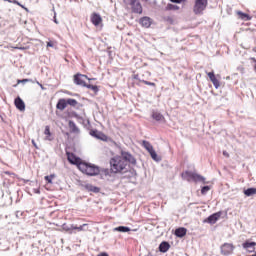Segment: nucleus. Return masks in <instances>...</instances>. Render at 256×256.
Listing matches in <instances>:
<instances>
[{
    "label": "nucleus",
    "instance_id": "29",
    "mask_svg": "<svg viewBox=\"0 0 256 256\" xmlns=\"http://www.w3.org/2000/svg\"><path fill=\"white\" fill-rule=\"evenodd\" d=\"M46 183H49L50 185L53 184V180L55 179V174L45 176L44 177Z\"/></svg>",
    "mask_w": 256,
    "mask_h": 256
},
{
    "label": "nucleus",
    "instance_id": "47",
    "mask_svg": "<svg viewBox=\"0 0 256 256\" xmlns=\"http://www.w3.org/2000/svg\"><path fill=\"white\" fill-rule=\"evenodd\" d=\"M4 1H7V0H4Z\"/></svg>",
    "mask_w": 256,
    "mask_h": 256
},
{
    "label": "nucleus",
    "instance_id": "34",
    "mask_svg": "<svg viewBox=\"0 0 256 256\" xmlns=\"http://www.w3.org/2000/svg\"><path fill=\"white\" fill-rule=\"evenodd\" d=\"M57 42L56 41H49L47 42V47H56Z\"/></svg>",
    "mask_w": 256,
    "mask_h": 256
},
{
    "label": "nucleus",
    "instance_id": "41",
    "mask_svg": "<svg viewBox=\"0 0 256 256\" xmlns=\"http://www.w3.org/2000/svg\"><path fill=\"white\" fill-rule=\"evenodd\" d=\"M5 173V175H13V176H15V173H11V172H9V171H6V172H4Z\"/></svg>",
    "mask_w": 256,
    "mask_h": 256
},
{
    "label": "nucleus",
    "instance_id": "35",
    "mask_svg": "<svg viewBox=\"0 0 256 256\" xmlns=\"http://www.w3.org/2000/svg\"><path fill=\"white\" fill-rule=\"evenodd\" d=\"M32 80L31 79H22V80H17V83H30Z\"/></svg>",
    "mask_w": 256,
    "mask_h": 256
},
{
    "label": "nucleus",
    "instance_id": "44",
    "mask_svg": "<svg viewBox=\"0 0 256 256\" xmlns=\"http://www.w3.org/2000/svg\"><path fill=\"white\" fill-rule=\"evenodd\" d=\"M134 79H137V76H134Z\"/></svg>",
    "mask_w": 256,
    "mask_h": 256
},
{
    "label": "nucleus",
    "instance_id": "28",
    "mask_svg": "<svg viewBox=\"0 0 256 256\" xmlns=\"http://www.w3.org/2000/svg\"><path fill=\"white\" fill-rule=\"evenodd\" d=\"M67 105H70V107H77L79 105V102H77L76 99L70 98L66 100Z\"/></svg>",
    "mask_w": 256,
    "mask_h": 256
},
{
    "label": "nucleus",
    "instance_id": "43",
    "mask_svg": "<svg viewBox=\"0 0 256 256\" xmlns=\"http://www.w3.org/2000/svg\"><path fill=\"white\" fill-rule=\"evenodd\" d=\"M32 143H33L34 147H37V144H35V140H32Z\"/></svg>",
    "mask_w": 256,
    "mask_h": 256
},
{
    "label": "nucleus",
    "instance_id": "31",
    "mask_svg": "<svg viewBox=\"0 0 256 256\" xmlns=\"http://www.w3.org/2000/svg\"><path fill=\"white\" fill-rule=\"evenodd\" d=\"M208 191H211V187H209V186H204V187H202V189H201V194H202V195H205L206 193H208Z\"/></svg>",
    "mask_w": 256,
    "mask_h": 256
},
{
    "label": "nucleus",
    "instance_id": "23",
    "mask_svg": "<svg viewBox=\"0 0 256 256\" xmlns=\"http://www.w3.org/2000/svg\"><path fill=\"white\" fill-rule=\"evenodd\" d=\"M85 189H87V191H91L92 193H99V191H101L99 187L93 186L91 184H86Z\"/></svg>",
    "mask_w": 256,
    "mask_h": 256
},
{
    "label": "nucleus",
    "instance_id": "5",
    "mask_svg": "<svg viewBox=\"0 0 256 256\" xmlns=\"http://www.w3.org/2000/svg\"><path fill=\"white\" fill-rule=\"evenodd\" d=\"M207 0H195L193 13L195 15H203V11L207 9Z\"/></svg>",
    "mask_w": 256,
    "mask_h": 256
},
{
    "label": "nucleus",
    "instance_id": "36",
    "mask_svg": "<svg viewBox=\"0 0 256 256\" xmlns=\"http://www.w3.org/2000/svg\"><path fill=\"white\" fill-rule=\"evenodd\" d=\"M171 1V3H185V1H187V0H170Z\"/></svg>",
    "mask_w": 256,
    "mask_h": 256
},
{
    "label": "nucleus",
    "instance_id": "39",
    "mask_svg": "<svg viewBox=\"0 0 256 256\" xmlns=\"http://www.w3.org/2000/svg\"><path fill=\"white\" fill-rule=\"evenodd\" d=\"M71 229H72V231H73V229L77 231V229H79V226L71 225Z\"/></svg>",
    "mask_w": 256,
    "mask_h": 256
},
{
    "label": "nucleus",
    "instance_id": "4",
    "mask_svg": "<svg viewBox=\"0 0 256 256\" xmlns=\"http://www.w3.org/2000/svg\"><path fill=\"white\" fill-rule=\"evenodd\" d=\"M182 178L188 182L194 181V183H205V177L191 171L183 172Z\"/></svg>",
    "mask_w": 256,
    "mask_h": 256
},
{
    "label": "nucleus",
    "instance_id": "2",
    "mask_svg": "<svg viewBox=\"0 0 256 256\" xmlns=\"http://www.w3.org/2000/svg\"><path fill=\"white\" fill-rule=\"evenodd\" d=\"M86 81H95V78H89L85 74H76L74 75V83L80 87H86L94 93H99V87L97 85L88 84Z\"/></svg>",
    "mask_w": 256,
    "mask_h": 256
},
{
    "label": "nucleus",
    "instance_id": "24",
    "mask_svg": "<svg viewBox=\"0 0 256 256\" xmlns=\"http://www.w3.org/2000/svg\"><path fill=\"white\" fill-rule=\"evenodd\" d=\"M114 231H118L119 233H129V231H131V228L127 226H118L114 228Z\"/></svg>",
    "mask_w": 256,
    "mask_h": 256
},
{
    "label": "nucleus",
    "instance_id": "46",
    "mask_svg": "<svg viewBox=\"0 0 256 256\" xmlns=\"http://www.w3.org/2000/svg\"><path fill=\"white\" fill-rule=\"evenodd\" d=\"M142 1H148V0H142Z\"/></svg>",
    "mask_w": 256,
    "mask_h": 256
},
{
    "label": "nucleus",
    "instance_id": "21",
    "mask_svg": "<svg viewBox=\"0 0 256 256\" xmlns=\"http://www.w3.org/2000/svg\"><path fill=\"white\" fill-rule=\"evenodd\" d=\"M152 119H154V121H165V116H163L161 112L154 111L152 112Z\"/></svg>",
    "mask_w": 256,
    "mask_h": 256
},
{
    "label": "nucleus",
    "instance_id": "40",
    "mask_svg": "<svg viewBox=\"0 0 256 256\" xmlns=\"http://www.w3.org/2000/svg\"><path fill=\"white\" fill-rule=\"evenodd\" d=\"M223 155H224V157L229 158V153L227 151H223Z\"/></svg>",
    "mask_w": 256,
    "mask_h": 256
},
{
    "label": "nucleus",
    "instance_id": "9",
    "mask_svg": "<svg viewBox=\"0 0 256 256\" xmlns=\"http://www.w3.org/2000/svg\"><path fill=\"white\" fill-rule=\"evenodd\" d=\"M90 135L95 137V139H100V141H109V136L99 130H90Z\"/></svg>",
    "mask_w": 256,
    "mask_h": 256
},
{
    "label": "nucleus",
    "instance_id": "13",
    "mask_svg": "<svg viewBox=\"0 0 256 256\" xmlns=\"http://www.w3.org/2000/svg\"><path fill=\"white\" fill-rule=\"evenodd\" d=\"M220 218H221V212H217V213H214V214L210 215L204 221V223H210V225H215V223H217V221H219Z\"/></svg>",
    "mask_w": 256,
    "mask_h": 256
},
{
    "label": "nucleus",
    "instance_id": "7",
    "mask_svg": "<svg viewBox=\"0 0 256 256\" xmlns=\"http://www.w3.org/2000/svg\"><path fill=\"white\" fill-rule=\"evenodd\" d=\"M66 155L67 160L71 165H76L78 169L81 167L83 163V160L81 158L77 157V155H75L73 152H66Z\"/></svg>",
    "mask_w": 256,
    "mask_h": 256
},
{
    "label": "nucleus",
    "instance_id": "19",
    "mask_svg": "<svg viewBox=\"0 0 256 256\" xmlns=\"http://www.w3.org/2000/svg\"><path fill=\"white\" fill-rule=\"evenodd\" d=\"M171 249V245L169 244V242H161V244L159 245V251L160 253H167L168 250Z\"/></svg>",
    "mask_w": 256,
    "mask_h": 256
},
{
    "label": "nucleus",
    "instance_id": "42",
    "mask_svg": "<svg viewBox=\"0 0 256 256\" xmlns=\"http://www.w3.org/2000/svg\"><path fill=\"white\" fill-rule=\"evenodd\" d=\"M37 85H39V87H41L42 89H45V87H43V84L39 83V81L36 82Z\"/></svg>",
    "mask_w": 256,
    "mask_h": 256
},
{
    "label": "nucleus",
    "instance_id": "25",
    "mask_svg": "<svg viewBox=\"0 0 256 256\" xmlns=\"http://www.w3.org/2000/svg\"><path fill=\"white\" fill-rule=\"evenodd\" d=\"M164 11H179V6L169 3L164 8Z\"/></svg>",
    "mask_w": 256,
    "mask_h": 256
},
{
    "label": "nucleus",
    "instance_id": "11",
    "mask_svg": "<svg viewBox=\"0 0 256 256\" xmlns=\"http://www.w3.org/2000/svg\"><path fill=\"white\" fill-rule=\"evenodd\" d=\"M90 21L95 27H99V25L103 23V18H101V15L94 12L91 14Z\"/></svg>",
    "mask_w": 256,
    "mask_h": 256
},
{
    "label": "nucleus",
    "instance_id": "18",
    "mask_svg": "<svg viewBox=\"0 0 256 256\" xmlns=\"http://www.w3.org/2000/svg\"><path fill=\"white\" fill-rule=\"evenodd\" d=\"M67 108V100L65 99H59L58 103L56 104V109H58L59 111H65V109Z\"/></svg>",
    "mask_w": 256,
    "mask_h": 256
},
{
    "label": "nucleus",
    "instance_id": "20",
    "mask_svg": "<svg viewBox=\"0 0 256 256\" xmlns=\"http://www.w3.org/2000/svg\"><path fill=\"white\" fill-rule=\"evenodd\" d=\"M174 235H176V237H185V235H187V228L184 227H180L178 229L175 230Z\"/></svg>",
    "mask_w": 256,
    "mask_h": 256
},
{
    "label": "nucleus",
    "instance_id": "3",
    "mask_svg": "<svg viewBox=\"0 0 256 256\" xmlns=\"http://www.w3.org/2000/svg\"><path fill=\"white\" fill-rule=\"evenodd\" d=\"M81 173H84V175H89L90 177H95V175H99L101 173V170L98 166H95V164L87 163L85 161L80 164V168H78Z\"/></svg>",
    "mask_w": 256,
    "mask_h": 256
},
{
    "label": "nucleus",
    "instance_id": "38",
    "mask_svg": "<svg viewBox=\"0 0 256 256\" xmlns=\"http://www.w3.org/2000/svg\"><path fill=\"white\" fill-rule=\"evenodd\" d=\"M97 256H109V254L107 252H101Z\"/></svg>",
    "mask_w": 256,
    "mask_h": 256
},
{
    "label": "nucleus",
    "instance_id": "16",
    "mask_svg": "<svg viewBox=\"0 0 256 256\" xmlns=\"http://www.w3.org/2000/svg\"><path fill=\"white\" fill-rule=\"evenodd\" d=\"M14 105L19 111H25V102H23V99H21V97H17L14 100Z\"/></svg>",
    "mask_w": 256,
    "mask_h": 256
},
{
    "label": "nucleus",
    "instance_id": "12",
    "mask_svg": "<svg viewBox=\"0 0 256 256\" xmlns=\"http://www.w3.org/2000/svg\"><path fill=\"white\" fill-rule=\"evenodd\" d=\"M207 76L209 77L211 83H213L215 89H219V87H221V81L217 79V76H215V72H208Z\"/></svg>",
    "mask_w": 256,
    "mask_h": 256
},
{
    "label": "nucleus",
    "instance_id": "8",
    "mask_svg": "<svg viewBox=\"0 0 256 256\" xmlns=\"http://www.w3.org/2000/svg\"><path fill=\"white\" fill-rule=\"evenodd\" d=\"M220 251L222 253V255H231L233 253V251H235V245H233L232 243H224L221 247H220Z\"/></svg>",
    "mask_w": 256,
    "mask_h": 256
},
{
    "label": "nucleus",
    "instance_id": "32",
    "mask_svg": "<svg viewBox=\"0 0 256 256\" xmlns=\"http://www.w3.org/2000/svg\"><path fill=\"white\" fill-rule=\"evenodd\" d=\"M62 229H63L64 231H66L67 233H71V231H72L71 226L69 227V226H67V224H63V225H62Z\"/></svg>",
    "mask_w": 256,
    "mask_h": 256
},
{
    "label": "nucleus",
    "instance_id": "27",
    "mask_svg": "<svg viewBox=\"0 0 256 256\" xmlns=\"http://www.w3.org/2000/svg\"><path fill=\"white\" fill-rule=\"evenodd\" d=\"M246 197H251V195H256V188H248L244 191Z\"/></svg>",
    "mask_w": 256,
    "mask_h": 256
},
{
    "label": "nucleus",
    "instance_id": "1",
    "mask_svg": "<svg viewBox=\"0 0 256 256\" xmlns=\"http://www.w3.org/2000/svg\"><path fill=\"white\" fill-rule=\"evenodd\" d=\"M109 163L111 173L118 174L127 173V171H129V163H131V165H135L137 160L133 155H131V153L122 150L120 155L112 157Z\"/></svg>",
    "mask_w": 256,
    "mask_h": 256
},
{
    "label": "nucleus",
    "instance_id": "30",
    "mask_svg": "<svg viewBox=\"0 0 256 256\" xmlns=\"http://www.w3.org/2000/svg\"><path fill=\"white\" fill-rule=\"evenodd\" d=\"M8 3H13L14 5H18V7H21L22 9H27L23 4L19 3L17 0H6Z\"/></svg>",
    "mask_w": 256,
    "mask_h": 256
},
{
    "label": "nucleus",
    "instance_id": "6",
    "mask_svg": "<svg viewBox=\"0 0 256 256\" xmlns=\"http://www.w3.org/2000/svg\"><path fill=\"white\" fill-rule=\"evenodd\" d=\"M124 4L132 8V13H138L141 15L143 13V6H141V2L138 0H124Z\"/></svg>",
    "mask_w": 256,
    "mask_h": 256
},
{
    "label": "nucleus",
    "instance_id": "17",
    "mask_svg": "<svg viewBox=\"0 0 256 256\" xmlns=\"http://www.w3.org/2000/svg\"><path fill=\"white\" fill-rule=\"evenodd\" d=\"M236 15H238V19H241V21H251V19H253L249 14L242 11H237Z\"/></svg>",
    "mask_w": 256,
    "mask_h": 256
},
{
    "label": "nucleus",
    "instance_id": "37",
    "mask_svg": "<svg viewBox=\"0 0 256 256\" xmlns=\"http://www.w3.org/2000/svg\"><path fill=\"white\" fill-rule=\"evenodd\" d=\"M84 227H87V224H83L81 226H78L77 231H83Z\"/></svg>",
    "mask_w": 256,
    "mask_h": 256
},
{
    "label": "nucleus",
    "instance_id": "45",
    "mask_svg": "<svg viewBox=\"0 0 256 256\" xmlns=\"http://www.w3.org/2000/svg\"><path fill=\"white\" fill-rule=\"evenodd\" d=\"M55 23H59V22H57V20H55Z\"/></svg>",
    "mask_w": 256,
    "mask_h": 256
},
{
    "label": "nucleus",
    "instance_id": "15",
    "mask_svg": "<svg viewBox=\"0 0 256 256\" xmlns=\"http://www.w3.org/2000/svg\"><path fill=\"white\" fill-rule=\"evenodd\" d=\"M139 23L142 27L149 29V27H151L153 21L151 20V18L144 16V17L140 18Z\"/></svg>",
    "mask_w": 256,
    "mask_h": 256
},
{
    "label": "nucleus",
    "instance_id": "26",
    "mask_svg": "<svg viewBox=\"0 0 256 256\" xmlns=\"http://www.w3.org/2000/svg\"><path fill=\"white\" fill-rule=\"evenodd\" d=\"M69 128H70L72 133H79V128L77 127L75 122L69 121Z\"/></svg>",
    "mask_w": 256,
    "mask_h": 256
},
{
    "label": "nucleus",
    "instance_id": "14",
    "mask_svg": "<svg viewBox=\"0 0 256 256\" xmlns=\"http://www.w3.org/2000/svg\"><path fill=\"white\" fill-rule=\"evenodd\" d=\"M243 249H246L248 253H255L256 242L245 241L242 244Z\"/></svg>",
    "mask_w": 256,
    "mask_h": 256
},
{
    "label": "nucleus",
    "instance_id": "10",
    "mask_svg": "<svg viewBox=\"0 0 256 256\" xmlns=\"http://www.w3.org/2000/svg\"><path fill=\"white\" fill-rule=\"evenodd\" d=\"M143 147L150 153V156L154 161H157V152H155V149L153 148V145L149 143L148 141H143Z\"/></svg>",
    "mask_w": 256,
    "mask_h": 256
},
{
    "label": "nucleus",
    "instance_id": "33",
    "mask_svg": "<svg viewBox=\"0 0 256 256\" xmlns=\"http://www.w3.org/2000/svg\"><path fill=\"white\" fill-rule=\"evenodd\" d=\"M142 83H144V85H150V87H156V84L154 82H149L147 80H142Z\"/></svg>",
    "mask_w": 256,
    "mask_h": 256
},
{
    "label": "nucleus",
    "instance_id": "22",
    "mask_svg": "<svg viewBox=\"0 0 256 256\" xmlns=\"http://www.w3.org/2000/svg\"><path fill=\"white\" fill-rule=\"evenodd\" d=\"M44 135H46V141H53V134L51 133V128L49 126H45Z\"/></svg>",
    "mask_w": 256,
    "mask_h": 256
}]
</instances>
